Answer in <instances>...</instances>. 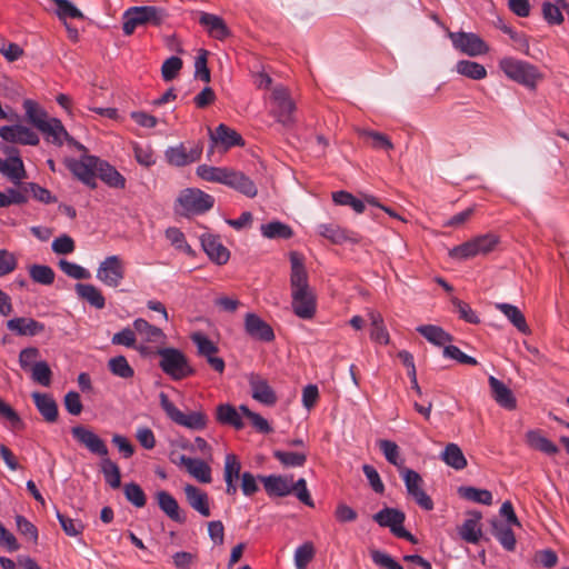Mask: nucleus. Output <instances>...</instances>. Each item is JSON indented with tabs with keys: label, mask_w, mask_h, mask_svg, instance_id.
<instances>
[{
	"label": "nucleus",
	"mask_w": 569,
	"mask_h": 569,
	"mask_svg": "<svg viewBox=\"0 0 569 569\" xmlns=\"http://www.w3.org/2000/svg\"><path fill=\"white\" fill-rule=\"evenodd\" d=\"M291 263L290 287L291 307L295 315L301 319H312L316 315V295L308 283V272L303 257L297 251L289 254Z\"/></svg>",
	"instance_id": "nucleus-1"
},
{
	"label": "nucleus",
	"mask_w": 569,
	"mask_h": 569,
	"mask_svg": "<svg viewBox=\"0 0 569 569\" xmlns=\"http://www.w3.org/2000/svg\"><path fill=\"white\" fill-rule=\"evenodd\" d=\"M24 121L37 129L48 143L62 147L66 142L79 151H87L82 143L69 134L61 120L51 117L44 109H26Z\"/></svg>",
	"instance_id": "nucleus-2"
},
{
	"label": "nucleus",
	"mask_w": 569,
	"mask_h": 569,
	"mask_svg": "<svg viewBox=\"0 0 569 569\" xmlns=\"http://www.w3.org/2000/svg\"><path fill=\"white\" fill-rule=\"evenodd\" d=\"M499 68L507 78L527 88H535L542 79V74L535 66L515 58H502Z\"/></svg>",
	"instance_id": "nucleus-3"
},
{
	"label": "nucleus",
	"mask_w": 569,
	"mask_h": 569,
	"mask_svg": "<svg viewBox=\"0 0 569 569\" xmlns=\"http://www.w3.org/2000/svg\"><path fill=\"white\" fill-rule=\"evenodd\" d=\"M166 19V12L153 6L131 7L123 13V32L130 36L138 27L159 26Z\"/></svg>",
	"instance_id": "nucleus-4"
},
{
	"label": "nucleus",
	"mask_w": 569,
	"mask_h": 569,
	"mask_svg": "<svg viewBox=\"0 0 569 569\" xmlns=\"http://www.w3.org/2000/svg\"><path fill=\"white\" fill-rule=\"evenodd\" d=\"M160 356L159 367L173 380H181L194 375V369L189 365L182 351L176 348H162L158 350Z\"/></svg>",
	"instance_id": "nucleus-5"
},
{
	"label": "nucleus",
	"mask_w": 569,
	"mask_h": 569,
	"mask_svg": "<svg viewBox=\"0 0 569 569\" xmlns=\"http://www.w3.org/2000/svg\"><path fill=\"white\" fill-rule=\"evenodd\" d=\"M498 243L499 237L497 234L486 233L453 247L449 251V256L458 260L470 259L479 254L486 256L493 251Z\"/></svg>",
	"instance_id": "nucleus-6"
},
{
	"label": "nucleus",
	"mask_w": 569,
	"mask_h": 569,
	"mask_svg": "<svg viewBox=\"0 0 569 569\" xmlns=\"http://www.w3.org/2000/svg\"><path fill=\"white\" fill-rule=\"evenodd\" d=\"M177 204L180 208L177 212L189 217L209 211L214 204V198L198 188H187L180 192Z\"/></svg>",
	"instance_id": "nucleus-7"
},
{
	"label": "nucleus",
	"mask_w": 569,
	"mask_h": 569,
	"mask_svg": "<svg viewBox=\"0 0 569 569\" xmlns=\"http://www.w3.org/2000/svg\"><path fill=\"white\" fill-rule=\"evenodd\" d=\"M159 399L161 408L174 423L196 431L206 429L208 416L203 411H192L186 415L170 401L164 392L159 395Z\"/></svg>",
	"instance_id": "nucleus-8"
},
{
	"label": "nucleus",
	"mask_w": 569,
	"mask_h": 569,
	"mask_svg": "<svg viewBox=\"0 0 569 569\" xmlns=\"http://www.w3.org/2000/svg\"><path fill=\"white\" fill-rule=\"evenodd\" d=\"M453 47L469 57H478L488 53L489 46L472 32H449Z\"/></svg>",
	"instance_id": "nucleus-9"
},
{
	"label": "nucleus",
	"mask_w": 569,
	"mask_h": 569,
	"mask_svg": "<svg viewBox=\"0 0 569 569\" xmlns=\"http://www.w3.org/2000/svg\"><path fill=\"white\" fill-rule=\"evenodd\" d=\"M400 473L403 478L408 495L412 497L417 505L422 509L427 511L432 510L433 501L422 488L423 480L421 476L409 468H403Z\"/></svg>",
	"instance_id": "nucleus-10"
},
{
	"label": "nucleus",
	"mask_w": 569,
	"mask_h": 569,
	"mask_svg": "<svg viewBox=\"0 0 569 569\" xmlns=\"http://www.w3.org/2000/svg\"><path fill=\"white\" fill-rule=\"evenodd\" d=\"M71 435L73 439L92 455L104 458L109 455L107 443L97 433H94L88 427L78 425L71 428Z\"/></svg>",
	"instance_id": "nucleus-11"
},
{
	"label": "nucleus",
	"mask_w": 569,
	"mask_h": 569,
	"mask_svg": "<svg viewBox=\"0 0 569 569\" xmlns=\"http://www.w3.org/2000/svg\"><path fill=\"white\" fill-rule=\"evenodd\" d=\"M203 150L202 142L198 141L190 149L184 143H179L176 147H170L166 150L164 157L169 164L174 167H184L198 161L201 158Z\"/></svg>",
	"instance_id": "nucleus-12"
},
{
	"label": "nucleus",
	"mask_w": 569,
	"mask_h": 569,
	"mask_svg": "<svg viewBox=\"0 0 569 569\" xmlns=\"http://www.w3.org/2000/svg\"><path fill=\"white\" fill-rule=\"evenodd\" d=\"M99 159L93 156L83 157L81 160L69 159L67 167L84 184L94 189L97 187L96 172Z\"/></svg>",
	"instance_id": "nucleus-13"
},
{
	"label": "nucleus",
	"mask_w": 569,
	"mask_h": 569,
	"mask_svg": "<svg viewBox=\"0 0 569 569\" xmlns=\"http://www.w3.org/2000/svg\"><path fill=\"white\" fill-rule=\"evenodd\" d=\"M97 278L108 287H118L124 278V267L118 256L107 257L97 270Z\"/></svg>",
	"instance_id": "nucleus-14"
},
{
	"label": "nucleus",
	"mask_w": 569,
	"mask_h": 569,
	"mask_svg": "<svg viewBox=\"0 0 569 569\" xmlns=\"http://www.w3.org/2000/svg\"><path fill=\"white\" fill-rule=\"evenodd\" d=\"M0 137L10 143L23 146H38L40 138L37 132L22 124L3 126L0 128Z\"/></svg>",
	"instance_id": "nucleus-15"
},
{
	"label": "nucleus",
	"mask_w": 569,
	"mask_h": 569,
	"mask_svg": "<svg viewBox=\"0 0 569 569\" xmlns=\"http://www.w3.org/2000/svg\"><path fill=\"white\" fill-rule=\"evenodd\" d=\"M243 326L246 333L254 340L271 342L276 338L272 327L253 312L244 316Z\"/></svg>",
	"instance_id": "nucleus-16"
},
{
	"label": "nucleus",
	"mask_w": 569,
	"mask_h": 569,
	"mask_svg": "<svg viewBox=\"0 0 569 569\" xmlns=\"http://www.w3.org/2000/svg\"><path fill=\"white\" fill-rule=\"evenodd\" d=\"M223 184L248 198H254L258 194V187L254 181L244 172L233 168H229Z\"/></svg>",
	"instance_id": "nucleus-17"
},
{
	"label": "nucleus",
	"mask_w": 569,
	"mask_h": 569,
	"mask_svg": "<svg viewBox=\"0 0 569 569\" xmlns=\"http://www.w3.org/2000/svg\"><path fill=\"white\" fill-rule=\"evenodd\" d=\"M4 152L9 154L8 160L0 159V172L7 176L13 183L18 184L26 178V170L18 150L7 147Z\"/></svg>",
	"instance_id": "nucleus-18"
},
{
	"label": "nucleus",
	"mask_w": 569,
	"mask_h": 569,
	"mask_svg": "<svg viewBox=\"0 0 569 569\" xmlns=\"http://www.w3.org/2000/svg\"><path fill=\"white\" fill-rule=\"evenodd\" d=\"M201 246L211 261L217 264H226L230 258V251L222 244L219 236L203 233L200 238Z\"/></svg>",
	"instance_id": "nucleus-19"
},
{
	"label": "nucleus",
	"mask_w": 569,
	"mask_h": 569,
	"mask_svg": "<svg viewBox=\"0 0 569 569\" xmlns=\"http://www.w3.org/2000/svg\"><path fill=\"white\" fill-rule=\"evenodd\" d=\"M249 386L251 390V396L254 400L269 407L276 405L278 397L274 390L268 383L267 379L262 378L259 375L252 373L249 377Z\"/></svg>",
	"instance_id": "nucleus-20"
},
{
	"label": "nucleus",
	"mask_w": 569,
	"mask_h": 569,
	"mask_svg": "<svg viewBox=\"0 0 569 569\" xmlns=\"http://www.w3.org/2000/svg\"><path fill=\"white\" fill-rule=\"evenodd\" d=\"M209 136L213 144H221L224 150L244 146L242 137L223 123L219 124L214 130L209 129Z\"/></svg>",
	"instance_id": "nucleus-21"
},
{
	"label": "nucleus",
	"mask_w": 569,
	"mask_h": 569,
	"mask_svg": "<svg viewBox=\"0 0 569 569\" xmlns=\"http://www.w3.org/2000/svg\"><path fill=\"white\" fill-rule=\"evenodd\" d=\"M491 397L502 408L515 410L517 408V399L509 387L493 376L488 379Z\"/></svg>",
	"instance_id": "nucleus-22"
},
{
	"label": "nucleus",
	"mask_w": 569,
	"mask_h": 569,
	"mask_svg": "<svg viewBox=\"0 0 569 569\" xmlns=\"http://www.w3.org/2000/svg\"><path fill=\"white\" fill-rule=\"evenodd\" d=\"M241 462L233 453H228L224 458L223 479L226 481V493L233 496L237 493V481L240 478Z\"/></svg>",
	"instance_id": "nucleus-23"
},
{
	"label": "nucleus",
	"mask_w": 569,
	"mask_h": 569,
	"mask_svg": "<svg viewBox=\"0 0 569 569\" xmlns=\"http://www.w3.org/2000/svg\"><path fill=\"white\" fill-rule=\"evenodd\" d=\"M156 499L161 511L172 521L178 523L186 522V516L180 511L176 498L168 491L160 490L156 493Z\"/></svg>",
	"instance_id": "nucleus-24"
},
{
	"label": "nucleus",
	"mask_w": 569,
	"mask_h": 569,
	"mask_svg": "<svg viewBox=\"0 0 569 569\" xmlns=\"http://www.w3.org/2000/svg\"><path fill=\"white\" fill-rule=\"evenodd\" d=\"M7 329L18 336L33 337L44 331V325L32 318L17 317L7 321Z\"/></svg>",
	"instance_id": "nucleus-25"
},
{
	"label": "nucleus",
	"mask_w": 569,
	"mask_h": 569,
	"mask_svg": "<svg viewBox=\"0 0 569 569\" xmlns=\"http://www.w3.org/2000/svg\"><path fill=\"white\" fill-rule=\"evenodd\" d=\"M481 518L482 513L480 511L472 510L468 512V519L458 528V532L465 541L477 543L480 540L482 536L479 525Z\"/></svg>",
	"instance_id": "nucleus-26"
},
{
	"label": "nucleus",
	"mask_w": 569,
	"mask_h": 569,
	"mask_svg": "<svg viewBox=\"0 0 569 569\" xmlns=\"http://www.w3.org/2000/svg\"><path fill=\"white\" fill-rule=\"evenodd\" d=\"M259 480L263 483L266 492L270 497H286L291 493L292 478L283 476H259Z\"/></svg>",
	"instance_id": "nucleus-27"
},
{
	"label": "nucleus",
	"mask_w": 569,
	"mask_h": 569,
	"mask_svg": "<svg viewBox=\"0 0 569 569\" xmlns=\"http://www.w3.org/2000/svg\"><path fill=\"white\" fill-rule=\"evenodd\" d=\"M319 234L335 244H341L346 241L359 242V237L352 231L345 230L335 223H323L318 227Z\"/></svg>",
	"instance_id": "nucleus-28"
},
{
	"label": "nucleus",
	"mask_w": 569,
	"mask_h": 569,
	"mask_svg": "<svg viewBox=\"0 0 569 569\" xmlns=\"http://www.w3.org/2000/svg\"><path fill=\"white\" fill-rule=\"evenodd\" d=\"M199 23L207 30L210 37L217 40H224L230 34L223 19L216 14L201 12Z\"/></svg>",
	"instance_id": "nucleus-29"
},
{
	"label": "nucleus",
	"mask_w": 569,
	"mask_h": 569,
	"mask_svg": "<svg viewBox=\"0 0 569 569\" xmlns=\"http://www.w3.org/2000/svg\"><path fill=\"white\" fill-rule=\"evenodd\" d=\"M189 506L203 517L211 515L208 495L193 485H186L183 488Z\"/></svg>",
	"instance_id": "nucleus-30"
},
{
	"label": "nucleus",
	"mask_w": 569,
	"mask_h": 569,
	"mask_svg": "<svg viewBox=\"0 0 569 569\" xmlns=\"http://www.w3.org/2000/svg\"><path fill=\"white\" fill-rule=\"evenodd\" d=\"M372 519L380 527H388L395 535V530H399V528L403 525L406 515L399 509L385 507L379 512L375 513Z\"/></svg>",
	"instance_id": "nucleus-31"
},
{
	"label": "nucleus",
	"mask_w": 569,
	"mask_h": 569,
	"mask_svg": "<svg viewBox=\"0 0 569 569\" xmlns=\"http://www.w3.org/2000/svg\"><path fill=\"white\" fill-rule=\"evenodd\" d=\"M32 399L44 421L53 423L58 420V405L51 395L33 392Z\"/></svg>",
	"instance_id": "nucleus-32"
},
{
	"label": "nucleus",
	"mask_w": 569,
	"mask_h": 569,
	"mask_svg": "<svg viewBox=\"0 0 569 569\" xmlns=\"http://www.w3.org/2000/svg\"><path fill=\"white\" fill-rule=\"evenodd\" d=\"M216 419L221 425L231 426L237 430L244 428L241 413L236 409V407L229 403H221L217 407Z\"/></svg>",
	"instance_id": "nucleus-33"
},
{
	"label": "nucleus",
	"mask_w": 569,
	"mask_h": 569,
	"mask_svg": "<svg viewBox=\"0 0 569 569\" xmlns=\"http://www.w3.org/2000/svg\"><path fill=\"white\" fill-rule=\"evenodd\" d=\"M491 532L507 551H513L516 548V537L510 526L498 519L490 520Z\"/></svg>",
	"instance_id": "nucleus-34"
},
{
	"label": "nucleus",
	"mask_w": 569,
	"mask_h": 569,
	"mask_svg": "<svg viewBox=\"0 0 569 569\" xmlns=\"http://www.w3.org/2000/svg\"><path fill=\"white\" fill-rule=\"evenodd\" d=\"M496 308L502 312L521 333L529 335L531 332L523 313L518 307L501 302L496 303Z\"/></svg>",
	"instance_id": "nucleus-35"
},
{
	"label": "nucleus",
	"mask_w": 569,
	"mask_h": 569,
	"mask_svg": "<svg viewBox=\"0 0 569 569\" xmlns=\"http://www.w3.org/2000/svg\"><path fill=\"white\" fill-rule=\"evenodd\" d=\"M76 292L82 300L97 309H103L106 306V299L102 292L93 284L90 283H77L74 286Z\"/></svg>",
	"instance_id": "nucleus-36"
},
{
	"label": "nucleus",
	"mask_w": 569,
	"mask_h": 569,
	"mask_svg": "<svg viewBox=\"0 0 569 569\" xmlns=\"http://www.w3.org/2000/svg\"><path fill=\"white\" fill-rule=\"evenodd\" d=\"M97 173L99 178L111 188L123 189L126 187L124 177L114 167L100 159Z\"/></svg>",
	"instance_id": "nucleus-37"
},
{
	"label": "nucleus",
	"mask_w": 569,
	"mask_h": 569,
	"mask_svg": "<svg viewBox=\"0 0 569 569\" xmlns=\"http://www.w3.org/2000/svg\"><path fill=\"white\" fill-rule=\"evenodd\" d=\"M528 446L546 455L553 456L559 452V448L549 439L541 435L540 430H529L526 433Z\"/></svg>",
	"instance_id": "nucleus-38"
},
{
	"label": "nucleus",
	"mask_w": 569,
	"mask_h": 569,
	"mask_svg": "<svg viewBox=\"0 0 569 569\" xmlns=\"http://www.w3.org/2000/svg\"><path fill=\"white\" fill-rule=\"evenodd\" d=\"M49 7H54V13L61 22L68 19H83L84 16L70 0H46Z\"/></svg>",
	"instance_id": "nucleus-39"
},
{
	"label": "nucleus",
	"mask_w": 569,
	"mask_h": 569,
	"mask_svg": "<svg viewBox=\"0 0 569 569\" xmlns=\"http://www.w3.org/2000/svg\"><path fill=\"white\" fill-rule=\"evenodd\" d=\"M368 317L371 325L370 338L378 343L388 345L390 337L381 313L375 310H370L368 312Z\"/></svg>",
	"instance_id": "nucleus-40"
},
{
	"label": "nucleus",
	"mask_w": 569,
	"mask_h": 569,
	"mask_svg": "<svg viewBox=\"0 0 569 569\" xmlns=\"http://www.w3.org/2000/svg\"><path fill=\"white\" fill-rule=\"evenodd\" d=\"M417 331L436 346H443L453 340L450 333L446 332L441 327L433 325L419 326Z\"/></svg>",
	"instance_id": "nucleus-41"
},
{
	"label": "nucleus",
	"mask_w": 569,
	"mask_h": 569,
	"mask_svg": "<svg viewBox=\"0 0 569 569\" xmlns=\"http://www.w3.org/2000/svg\"><path fill=\"white\" fill-rule=\"evenodd\" d=\"M441 459L456 470H461L467 467V459L460 447L456 443H448L445 447Z\"/></svg>",
	"instance_id": "nucleus-42"
},
{
	"label": "nucleus",
	"mask_w": 569,
	"mask_h": 569,
	"mask_svg": "<svg viewBox=\"0 0 569 569\" xmlns=\"http://www.w3.org/2000/svg\"><path fill=\"white\" fill-rule=\"evenodd\" d=\"M99 466L106 482L113 489L119 488L121 486V472L118 465L106 456L101 458Z\"/></svg>",
	"instance_id": "nucleus-43"
},
{
	"label": "nucleus",
	"mask_w": 569,
	"mask_h": 569,
	"mask_svg": "<svg viewBox=\"0 0 569 569\" xmlns=\"http://www.w3.org/2000/svg\"><path fill=\"white\" fill-rule=\"evenodd\" d=\"M456 71L459 74L472 80H481L487 77L486 68L482 64L471 60L458 61L456 64Z\"/></svg>",
	"instance_id": "nucleus-44"
},
{
	"label": "nucleus",
	"mask_w": 569,
	"mask_h": 569,
	"mask_svg": "<svg viewBox=\"0 0 569 569\" xmlns=\"http://www.w3.org/2000/svg\"><path fill=\"white\" fill-rule=\"evenodd\" d=\"M261 233L268 239H290L293 236L291 227L280 221L262 224Z\"/></svg>",
	"instance_id": "nucleus-45"
},
{
	"label": "nucleus",
	"mask_w": 569,
	"mask_h": 569,
	"mask_svg": "<svg viewBox=\"0 0 569 569\" xmlns=\"http://www.w3.org/2000/svg\"><path fill=\"white\" fill-rule=\"evenodd\" d=\"M228 171L229 167H212L208 164H200L197 168V176L202 180L223 184Z\"/></svg>",
	"instance_id": "nucleus-46"
},
{
	"label": "nucleus",
	"mask_w": 569,
	"mask_h": 569,
	"mask_svg": "<svg viewBox=\"0 0 569 569\" xmlns=\"http://www.w3.org/2000/svg\"><path fill=\"white\" fill-rule=\"evenodd\" d=\"M378 446L389 463L397 467L400 472L406 468L403 466V459L400 457L399 447L396 442L382 439L378 441Z\"/></svg>",
	"instance_id": "nucleus-47"
},
{
	"label": "nucleus",
	"mask_w": 569,
	"mask_h": 569,
	"mask_svg": "<svg viewBox=\"0 0 569 569\" xmlns=\"http://www.w3.org/2000/svg\"><path fill=\"white\" fill-rule=\"evenodd\" d=\"M458 493L461 498L490 506L492 503V495L487 489H478L475 487H460Z\"/></svg>",
	"instance_id": "nucleus-48"
},
{
	"label": "nucleus",
	"mask_w": 569,
	"mask_h": 569,
	"mask_svg": "<svg viewBox=\"0 0 569 569\" xmlns=\"http://www.w3.org/2000/svg\"><path fill=\"white\" fill-rule=\"evenodd\" d=\"M108 369L113 376L122 379H130L134 376V370L124 356H116L109 359Z\"/></svg>",
	"instance_id": "nucleus-49"
},
{
	"label": "nucleus",
	"mask_w": 569,
	"mask_h": 569,
	"mask_svg": "<svg viewBox=\"0 0 569 569\" xmlns=\"http://www.w3.org/2000/svg\"><path fill=\"white\" fill-rule=\"evenodd\" d=\"M30 278L40 284L50 286L54 281V271L46 264H32L29 268Z\"/></svg>",
	"instance_id": "nucleus-50"
},
{
	"label": "nucleus",
	"mask_w": 569,
	"mask_h": 569,
	"mask_svg": "<svg viewBox=\"0 0 569 569\" xmlns=\"http://www.w3.org/2000/svg\"><path fill=\"white\" fill-rule=\"evenodd\" d=\"M316 549L311 541H306L295 551V565L297 569H306L315 558Z\"/></svg>",
	"instance_id": "nucleus-51"
},
{
	"label": "nucleus",
	"mask_w": 569,
	"mask_h": 569,
	"mask_svg": "<svg viewBox=\"0 0 569 569\" xmlns=\"http://www.w3.org/2000/svg\"><path fill=\"white\" fill-rule=\"evenodd\" d=\"M123 493L126 499L137 508H143L147 503L144 491L136 482L126 483L123 486Z\"/></svg>",
	"instance_id": "nucleus-52"
},
{
	"label": "nucleus",
	"mask_w": 569,
	"mask_h": 569,
	"mask_svg": "<svg viewBox=\"0 0 569 569\" xmlns=\"http://www.w3.org/2000/svg\"><path fill=\"white\" fill-rule=\"evenodd\" d=\"M273 457L284 467H302L307 461V453L274 450Z\"/></svg>",
	"instance_id": "nucleus-53"
},
{
	"label": "nucleus",
	"mask_w": 569,
	"mask_h": 569,
	"mask_svg": "<svg viewBox=\"0 0 569 569\" xmlns=\"http://www.w3.org/2000/svg\"><path fill=\"white\" fill-rule=\"evenodd\" d=\"M133 327L134 330L142 335L147 341H157L163 336L160 328L150 325L147 320L141 318L133 321Z\"/></svg>",
	"instance_id": "nucleus-54"
},
{
	"label": "nucleus",
	"mask_w": 569,
	"mask_h": 569,
	"mask_svg": "<svg viewBox=\"0 0 569 569\" xmlns=\"http://www.w3.org/2000/svg\"><path fill=\"white\" fill-rule=\"evenodd\" d=\"M332 200L338 206H350L357 213H362L365 211L363 201L355 198L348 191H337L332 193Z\"/></svg>",
	"instance_id": "nucleus-55"
},
{
	"label": "nucleus",
	"mask_w": 569,
	"mask_h": 569,
	"mask_svg": "<svg viewBox=\"0 0 569 569\" xmlns=\"http://www.w3.org/2000/svg\"><path fill=\"white\" fill-rule=\"evenodd\" d=\"M52 371L46 361H38L31 367V378L33 381L48 387L51 383Z\"/></svg>",
	"instance_id": "nucleus-56"
},
{
	"label": "nucleus",
	"mask_w": 569,
	"mask_h": 569,
	"mask_svg": "<svg viewBox=\"0 0 569 569\" xmlns=\"http://www.w3.org/2000/svg\"><path fill=\"white\" fill-rule=\"evenodd\" d=\"M187 471L202 483L211 482V468L210 466L200 459H194V463H191Z\"/></svg>",
	"instance_id": "nucleus-57"
},
{
	"label": "nucleus",
	"mask_w": 569,
	"mask_h": 569,
	"mask_svg": "<svg viewBox=\"0 0 569 569\" xmlns=\"http://www.w3.org/2000/svg\"><path fill=\"white\" fill-rule=\"evenodd\" d=\"M359 134L362 138L370 139L372 141V147L376 149L383 150H392L393 143L391 140L383 133L372 130L361 129L359 130Z\"/></svg>",
	"instance_id": "nucleus-58"
},
{
	"label": "nucleus",
	"mask_w": 569,
	"mask_h": 569,
	"mask_svg": "<svg viewBox=\"0 0 569 569\" xmlns=\"http://www.w3.org/2000/svg\"><path fill=\"white\" fill-rule=\"evenodd\" d=\"M191 340L197 346L200 356H212L219 351L218 347L201 332L193 333Z\"/></svg>",
	"instance_id": "nucleus-59"
},
{
	"label": "nucleus",
	"mask_w": 569,
	"mask_h": 569,
	"mask_svg": "<svg viewBox=\"0 0 569 569\" xmlns=\"http://www.w3.org/2000/svg\"><path fill=\"white\" fill-rule=\"evenodd\" d=\"M451 302L453 307L456 308L457 312L459 313V318L465 320L466 322L478 325L480 322L479 317L477 313L471 309L469 303L458 299L452 298Z\"/></svg>",
	"instance_id": "nucleus-60"
},
{
	"label": "nucleus",
	"mask_w": 569,
	"mask_h": 569,
	"mask_svg": "<svg viewBox=\"0 0 569 569\" xmlns=\"http://www.w3.org/2000/svg\"><path fill=\"white\" fill-rule=\"evenodd\" d=\"M182 68V60L179 57H170L167 59L161 67V74L163 80H173Z\"/></svg>",
	"instance_id": "nucleus-61"
},
{
	"label": "nucleus",
	"mask_w": 569,
	"mask_h": 569,
	"mask_svg": "<svg viewBox=\"0 0 569 569\" xmlns=\"http://www.w3.org/2000/svg\"><path fill=\"white\" fill-rule=\"evenodd\" d=\"M16 525L17 529L21 536L27 539L37 542L38 541V529L37 527L30 522L26 517L21 515L16 516Z\"/></svg>",
	"instance_id": "nucleus-62"
},
{
	"label": "nucleus",
	"mask_w": 569,
	"mask_h": 569,
	"mask_svg": "<svg viewBox=\"0 0 569 569\" xmlns=\"http://www.w3.org/2000/svg\"><path fill=\"white\" fill-rule=\"evenodd\" d=\"M23 190L26 192H31L32 197L40 202L52 203L57 201L56 197H53L48 189L42 188L34 182H29L24 184Z\"/></svg>",
	"instance_id": "nucleus-63"
},
{
	"label": "nucleus",
	"mask_w": 569,
	"mask_h": 569,
	"mask_svg": "<svg viewBox=\"0 0 569 569\" xmlns=\"http://www.w3.org/2000/svg\"><path fill=\"white\" fill-rule=\"evenodd\" d=\"M59 267L67 276L77 280L88 279L90 277L84 268L64 259L59 261Z\"/></svg>",
	"instance_id": "nucleus-64"
}]
</instances>
